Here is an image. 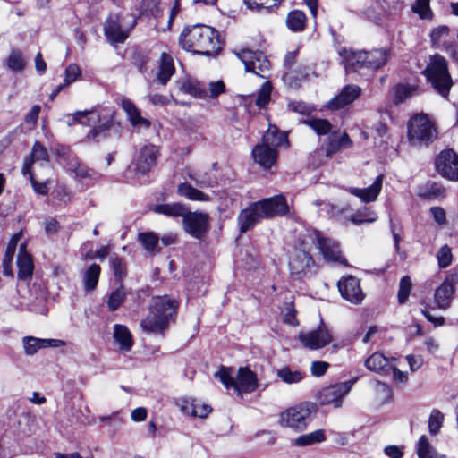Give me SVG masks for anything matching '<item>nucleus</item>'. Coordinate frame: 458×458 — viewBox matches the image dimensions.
<instances>
[{"label": "nucleus", "mask_w": 458, "mask_h": 458, "mask_svg": "<svg viewBox=\"0 0 458 458\" xmlns=\"http://www.w3.org/2000/svg\"><path fill=\"white\" fill-rule=\"evenodd\" d=\"M177 306V301L167 295L153 297L149 313L141 320L140 327L145 332L163 335Z\"/></svg>", "instance_id": "obj_2"}, {"label": "nucleus", "mask_w": 458, "mask_h": 458, "mask_svg": "<svg viewBox=\"0 0 458 458\" xmlns=\"http://www.w3.org/2000/svg\"><path fill=\"white\" fill-rule=\"evenodd\" d=\"M245 4L249 9L259 10V9H270L276 6L280 0H244Z\"/></svg>", "instance_id": "obj_57"}, {"label": "nucleus", "mask_w": 458, "mask_h": 458, "mask_svg": "<svg viewBox=\"0 0 458 458\" xmlns=\"http://www.w3.org/2000/svg\"><path fill=\"white\" fill-rule=\"evenodd\" d=\"M22 344L26 355H34L39 349L47 347H62L65 343L60 339H42L33 336H25L22 338Z\"/></svg>", "instance_id": "obj_25"}, {"label": "nucleus", "mask_w": 458, "mask_h": 458, "mask_svg": "<svg viewBox=\"0 0 458 458\" xmlns=\"http://www.w3.org/2000/svg\"><path fill=\"white\" fill-rule=\"evenodd\" d=\"M121 106L133 127L138 129H148L150 127V121L141 116L140 110L131 100L123 99Z\"/></svg>", "instance_id": "obj_28"}, {"label": "nucleus", "mask_w": 458, "mask_h": 458, "mask_svg": "<svg viewBox=\"0 0 458 458\" xmlns=\"http://www.w3.org/2000/svg\"><path fill=\"white\" fill-rule=\"evenodd\" d=\"M305 124L310 126L318 135H326L331 130V124L327 120L310 118L303 121Z\"/></svg>", "instance_id": "obj_46"}, {"label": "nucleus", "mask_w": 458, "mask_h": 458, "mask_svg": "<svg viewBox=\"0 0 458 458\" xmlns=\"http://www.w3.org/2000/svg\"><path fill=\"white\" fill-rule=\"evenodd\" d=\"M114 111L110 108H103L98 111V119L96 123L86 135L85 139L88 141L99 140V136L108 131L114 124Z\"/></svg>", "instance_id": "obj_20"}, {"label": "nucleus", "mask_w": 458, "mask_h": 458, "mask_svg": "<svg viewBox=\"0 0 458 458\" xmlns=\"http://www.w3.org/2000/svg\"><path fill=\"white\" fill-rule=\"evenodd\" d=\"M227 389H233L239 395L242 393L254 392L258 387V378L249 368L242 367L238 369L236 377L233 368L221 367L215 374Z\"/></svg>", "instance_id": "obj_5"}, {"label": "nucleus", "mask_w": 458, "mask_h": 458, "mask_svg": "<svg viewBox=\"0 0 458 458\" xmlns=\"http://www.w3.org/2000/svg\"><path fill=\"white\" fill-rule=\"evenodd\" d=\"M289 108L292 111L301 114H310L313 110L312 106H310V105H308L302 101L291 102L289 104Z\"/></svg>", "instance_id": "obj_63"}, {"label": "nucleus", "mask_w": 458, "mask_h": 458, "mask_svg": "<svg viewBox=\"0 0 458 458\" xmlns=\"http://www.w3.org/2000/svg\"><path fill=\"white\" fill-rule=\"evenodd\" d=\"M67 168L75 174L80 180L94 179L97 174L89 170L86 165L81 164L76 157H72L67 165Z\"/></svg>", "instance_id": "obj_43"}, {"label": "nucleus", "mask_w": 458, "mask_h": 458, "mask_svg": "<svg viewBox=\"0 0 458 458\" xmlns=\"http://www.w3.org/2000/svg\"><path fill=\"white\" fill-rule=\"evenodd\" d=\"M284 144H288L287 135L280 132L276 126L270 125L263 135L262 143L252 150L255 162L265 169L270 168L277 159L276 148Z\"/></svg>", "instance_id": "obj_3"}, {"label": "nucleus", "mask_w": 458, "mask_h": 458, "mask_svg": "<svg viewBox=\"0 0 458 458\" xmlns=\"http://www.w3.org/2000/svg\"><path fill=\"white\" fill-rule=\"evenodd\" d=\"M364 365L367 369L382 375H388L392 368L390 360L379 352H376L369 356L365 360Z\"/></svg>", "instance_id": "obj_27"}, {"label": "nucleus", "mask_w": 458, "mask_h": 458, "mask_svg": "<svg viewBox=\"0 0 458 458\" xmlns=\"http://www.w3.org/2000/svg\"><path fill=\"white\" fill-rule=\"evenodd\" d=\"M375 392L378 400L383 403L388 402L392 398V389L391 387L383 382L376 381L375 382Z\"/></svg>", "instance_id": "obj_56"}, {"label": "nucleus", "mask_w": 458, "mask_h": 458, "mask_svg": "<svg viewBox=\"0 0 458 458\" xmlns=\"http://www.w3.org/2000/svg\"><path fill=\"white\" fill-rule=\"evenodd\" d=\"M225 90V85L222 81H211L208 84V97L211 98H217Z\"/></svg>", "instance_id": "obj_62"}, {"label": "nucleus", "mask_w": 458, "mask_h": 458, "mask_svg": "<svg viewBox=\"0 0 458 458\" xmlns=\"http://www.w3.org/2000/svg\"><path fill=\"white\" fill-rule=\"evenodd\" d=\"M264 219L256 202L251 203L246 208L242 209L237 216V225L240 233H246L254 228L256 225Z\"/></svg>", "instance_id": "obj_21"}, {"label": "nucleus", "mask_w": 458, "mask_h": 458, "mask_svg": "<svg viewBox=\"0 0 458 458\" xmlns=\"http://www.w3.org/2000/svg\"><path fill=\"white\" fill-rule=\"evenodd\" d=\"M413 89L407 85H398L394 90V103L400 104L412 95Z\"/></svg>", "instance_id": "obj_60"}, {"label": "nucleus", "mask_w": 458, "mask_h": 458, "mask_svg": "<svg viewBox=\"0 0 458 458\" xmlns=\"http://www.w3.org/2000/svg\"><path fill=\"white\" fill-rule=\"evenodd\" d=\"M152 210L157 214H162L166 216L182 218L186 212V208L180 203L158 204L155 205Z\"/></svg>", "instance_id": "obj_35"}, {"label": "nucleus", "mask_w": 458, "mask_h": 458, "mask_svg": "<svg viewBox=\"0 0 458 458\" xmlns=\"http://www.w3.org/2000/svg\"><path fill=\"white\" fill-rule=\"evenodd\" d=\"M437 259L441 268L450 266L453 259L451 248L446 244L442 246L437 252Z\"/></svg>", "instance_id": "obj_54"}, {"label": "nucleus", "mask_w": 458, "mask_h": 458, "mask_svg": "<svg viewBox=\"0 0 458 458\" xmlns=\"http://www.w3.org/2000/svg\"><path fill=\"white\" fill-rule=\"evenodd\" d=\"M209 216L204 212L186 210L182 216V228L191 237L202 240L209 231Z\"/></svg>", "instance_id": "obj_10"}, {"label": "nucleus", "mask_w": 458, "mask_h": 458, "mask_svg": "<svg viewBox=\"0 0 458 458\" xmlns=\"http://www.w3.org/2000/svg\"><path fill=\"white\" fill-rule=\"evenodd\" d=\"M437 138L434 123L427 114H415L408 123V140L412 146H428Z\"/></svg>", "instance_id": "obj_6"}, {"label": "nucleus", "mask_w": 458, "mask_h": 458, "mask_svg": "<svg viewBox=\"0 0 458 458\" xmlns=\"http://www.w3.org/2000/svg\"><path fill=\"white\" fill-rule=\"evenodd\" d=\"M360 93L361 89L359 86L346 85L338 95L328 102L327 107L332 110L343 108L355 101L360 96Z\"/></svg>", "instance_id": "obj_23"}, {"label": "nucleus", "mask_w": 458, "mask_h": 458, "mask_svg": "<svg viewBox=\"0 0 458 458\" xmlns=\"http://www.w3.org/2000/svg\"><path fill=\"white\" fill-rule=\"evenodd\" d=\"M301 248L295 250L289 260V268L293 275L302 277L316 272V265L310 255V245L312 243L307 239V233L300 239Z\"/></svg>", "instance_id": "obj_8"}, {"label": "nucleus", "mask_w": 458, "mask_h": 458, "mask_svg": "<svg viewBox=\"0 0 458 458\" xmlns=\"http://www.w3.org/2000/svg\"><path fill=\"white\" fill-rule=\"evenodd\" d=\"M337 285L341 296L352 304H360L365 298L360 280L353 276L342 277Z\"/></svg>", "instance_id": "obj_15"}, {"label": "nucleus", "mask_w": 458, "mask_h": 458, "mask_svg": "<svg viewBox=\"0 0 458 458\" xmlns=\"http://www.w3.org/2000/svg\"><path fill=\"white\" fill-rule=\"evenodd\" d=\"M123 21L117 14H111L106 21L104 33L106 39L112 44L123 43L129 37L132 28L136 25V20L133 18L129 28H123Z\"/></svg>", "instance_id": "obj_12"}, {"label": "nucleus", "mask_w": 458, "mask_h": 458, "mask_svg": "<svg viewBox=\"0 0 458 458\" xmlns=\"http://www.w3.org/2000/svg\"><path fill=\"white\" fill-rule=\"evenodd\" d=\"M177 191L181 196L190 200L205 202L210 199L208 195L186 182L179 184Z\"/></svg>", "instance_id": "obj_40"}, {"label": "nucleus", "mask_w": 458, "mask_h": 458, "mask_svg": "<svg viewBox=\"0 0 458 458\" xmlns=\"http://www.w3.org/2000/svg\"><path fill=\"white\" fill-rule=\"evenodd\" d=\"M109 262L114 277L122 281L127 275V267L124 260L115 256L111 257Z\"/></svg>", "instance_id": "obj_48"}, {"label": "nucleus", "mask_w": 458, "mask_h": 458, "mask_svg": "<svg viewBox=\"0 0 458 458\" xmlns=\"http://www.w3.org/2000/svg\"><path fill=\"white\" fill-rule=\"evenodd\" d=\"M423 74L433 89L444 98H447L453 86L446 59L440 55L429 56Z\"/></svg>", "instance_id": "obj_4"}, {"label": "nucleus", "mask_w": 458, "mask_h": 458, "mask_svg": "<svg viewBox=\"0 0 458 458\" xmlns=\"http://www.w3.org/2000/svg\"><path fill=\"white\" fill-rule=\"evenodd\" d=\"M114 338L123 351H130L132 347V335L129 329L123 326L116 324L114 327Z\"/></svg>", "instance_id": "obj_33"}, {"label": "nucleus", "mask_w": 458, "mask_h": 458, "mask_svg": "<svg viewBox=\"0 0 458 458\" xmlns=\"http://www.w3.org/2000/svg\"><path fill=\"white\" fill-rule=\"evenodd\" d=\"M271 90L272 86L269 81H266L262 84L255 100V103L259 107H264L270 101Z\"/></svg>", "instance_id": "obj_50"}, {"label": "nucleus", "mask_w": 458, "mask_h": 458, "mask_svg": "<svg viewBox=\"0 0 458 458\" xmlns=\"http://www.w3.org/2000/svg\"><path fill=\"white\" fill-rule=\"evenodd\" d=\"M417 454L419 458H445V454L437 452L425 435L417 442Z\"/></svg>", "instance_id": "obj_37"}, {"label": "nucleus", "mask_w": 458, "mask_h": 458, "mask_svg": "<svg viewBox=\"0 0 458 458\" xmlns=\"http://www.w3.org/2000/svg\"><path fill=\"white\" fill-rule=\"evenodd\" d=\"M81 74V70L75 64H71L65 69L64 85L68 86L71 83L74 82Z\"/></svg>", "instance_id": "obj_59"}, {"label": "nucleus", "mask_w": 458, "mask_h": 458, "mask_svg": "<svg viewBox=\"0 0 458 458\" xmlns=\"http://www.w3.org/2000/svg\"><path fill=\"white\" fill-rule=\"evenodd\" d=\"M125 296V289L123 286L114 291L107 301L108 309L112 311L117 310L123 303Z\"/></svg>", "instance_id": "obj_49"}, {"label": "nucleus", "mask_w": 458, "mask_h": 458, "mask_svg": "<svg viewBox=\"0 0 458 458\" xmlns=\"http://www.w3.org/2000/svg\"><path fill=\"white\" fill-rule=\"evenodd\" d=\"M346 72H355L365 67V51L354 52L352 50L342 49L339 52Z\"/></svg>", "instance_id": "obj_29"}, {"label": "nucleus", "mask_w": 458, "mask_h": 458, "mask_svg": "<svg viewBox=\"0 0 458 458\" xmlns=\"http://www.w3.org/2000/svg\"><path fill=\"white\" fill-rule=\"evenodd\" d=\"M299 338L301 343L310 350L321 349L332 342L331 333L325 326L300 334Z\"/></svg>", "instance_id": "obj_18"}, {"label": "nucleus", "mask_w": 458, "mask_h": 458, "mask_svg": "<svg viewBox=\"0 0 458 458\" xmlns=\"http://www.w3.org/2000/svg\"><path fill=\"white\" fill-rule=\"evenodd\" d=\"M22 236V233H15L8 242V245L5 250L4 258L3 260V273L6 276H13V270L11 267V264L16 250V247L18 242H20Z\"/></svg>", "instance_id": "obj_32"}, {"label": "nucleus", "mask_w": 458, "mask_h": 458, "mask_svg": "<svg viewBox=\"0 0 458 458\" xmlns=\"http://www.w3.org/2000/svg\"><path fill=\"white\" fill-rule=\"evenodd\" d=\"M236 55L243 63L246 72H253L262 78L268 76L270 63L263 53L243 49L236 53Z\"/></svg>", "instance_id": "obj_11"}, {"label": "nucleus", "mask_w": 458, "mask_h": 458, "mask_svg": "<svg viewBox=\"0 0 458 458\" xmlns=\"http://www.w3.org/2000/svg\"><path fill=\"white\" fill-rule=\"evenodd\" d=\"M449 30V28L445 25L435 28L430 34L432 42L434 44L439 43L442 38L448 35Z\"/></svg>", "instance_id": "obj_64"}, {"label": "nucleus", "mask_w": 458, "mask_h": 458, "mask_svg": "<svg viewBox=\"0 0 458 458\" xmlns=\"http://www.w3.org/2000/svg\"><path fill=\"white\" fill-rule=\"evenodd\" d=\"M377 219V215L368 208H366L364 210V213L359 212V213L354 214L351 217V221L354 224H360L363 222L372 223V222H375Z\"/></svg>", "instance_id": "obj_61"}, {"label": "nucleus", "mask_w": 458, "mask_h": 458, "mask_svg": "<svg viewBox=\"0 0 458 458\" xmlns=\"http://www.w3.org/2000/svg\"><path fill=\"white\" fill-rule=\"evenodd\" d=\"M430 0H416L412 5V12L417 13L420 19L431 20L433 13L429 6Z\"/></svg>", "instance_id": "obj_47"}, {"label": "nucleus", "mask_w": 458, "mask_h": 458, "mask_svg": "<svg viewBox=\"0 0 458 458\" xmlns=\"http://www.w3.org/2000/svg\"><path fill=\"white\" fill-rule=\"evenodd\" d=\"M138 240L147 252L150 254H156L160 252L161 249L158 247L159 238L155 233H140L138 234Z\"/></svg>", "instance_id": "obj_38"}, {"label": "nucleus", "mask_w": 458, "mask_h": 458, "mask_svg": "<svg viewBox=\"0 0 458 458\" xmlns=\"http://www.w3.org/2000/svg\"><path fill=\"white\" fill-rule=\"evenodd\" d=\"M383 181L384 175L379 174L377 176L373 183L369 187L363 189L350 187L347 191L352 195L359 198L362 202L370 203L375 201L379 195L382 189Z\"/></svg>", "instance_id": "obj_24"}, {"label": "nucleus", "mask_w": 458, "mask_h": 458, "mask_svg": "<svg viewBox=\"0 0 458 458\" xmlns=\"http://www.w3.org/2000/svg\"><path fill=\"white\" fill-rule=\"evenodd\" d=\"M457 284L458 274H449L445 276L434 293V303L437 309L447 310L451 307Z\"/></svg>", "instance_id": "obj_13"}, {"label": "nucleus", "mask_w": 458, "mask_h": 458, "mask_svg": "<svg viewBox=\"0 0 458 458\" xmlns=\"http://www.w3.org/2000/svg\"><path fill=\"white\" fill-rule=\"evenodd\" d=\"M159 150L155 145L143 146L134 161V170L137 174H148L157 164Z\"/></svg>", "instance_id": "obj_16"}, {"label": "nucleus", "mask_w": 458, "mask_h": 458, "mask_svg": "<svg viewBox=\"0 0 458 458\" xmlns=\"http://www.w3.org/2000/svg\"><path fill=\"white\" fill-rule=\"evenodd\" d=\"M35 161H48V152L39 142H35L31 155L24 160L22 166V174L24 175L30 174L31 166Z\"/></svg>", "instance_id": "obj_31"}, {"label": "nucleus", "mask_w": 458, "mask_h": 458, "mask_svg": "<svg viewBox=\"0 0 458 458\" xmlns=\"http://www.w3.org/2000/svg\"><path fill=\"white\" fill-rule=\"evenodd\" d=\"M190 179L194 181L199 187H214L216 183V179L207 174H200L198 173L191 174Z\"/></svg>", "instance_id": "obj_58"}, {"label": "nucleus", "mask_w": 458, "mask_h": 458, "mask_svg": "<svg viewBox=\"0 0 458 458\" xmlns=\"http://www.w3.org/2000/svg\"><path fill=\"white\" fill-rule=\"evenodd\" d=\"M176 404L182 413L201 419L207 418L212 411L209 405L191 397L179 398Z\"/></svg>", "instance_id": "obj_22"}, {"label": "nucleus", "mask_w": 458, "mask_h": 458, "mask_svg": "<svg viewBox=\"0 0 458 458\" xmlns=\"http://www.w3.org/2000/svg\"><path fill=\"white\" fill-rule=\"evenodd\" d=\"M18 277L21 280H27L31 277L34 270V265L31 255L27 251V244L23 242L20 245L17 257Z\"/></svg>", "instance_id": "obj_26"}, {"label": "nucleus", "mask_w": 458, "mask_h": 458, "mask_svg": "<svg viewBox=\"0 0 458 458\" xmlns=\"http://www.w3.org/2000/svg\"><path fill=\"white\" fill-rule=\"evenodd\" d=\"M352 384L344 382L323 388L318 394L322 405L334 404L335 408L342 406L343 397L351 390Z\"/></svg>", "instance_id": "obj_17"}, {"label": "nucleus", "mask_w": 458, "mask_h": 458, "mask_svg": "<svg viewBox=\"0 0 458 458\" xmlns=\"http://www.w3.org/2000/svg\"><path fill=\"white\" fill-rule=\"evenodd\" d=\"M365 67L370 69H378L385 65L388 59V54L385 49H374L366 52Z\"/></svg>", "instance_id": "obj_34"}, {"label": "nucleus", "mask_w": 458, "mask_h": 458, "mask_svg": "<svg viewBox=\"0 0 458 458\" xmlns=\"http://www.w3.org/2000/svg\"><path fill=\"white\" fill-rule=\"evenodd\" d=\"M316 404L303 403L288 408L280 415V424L295 430H303L312 420V414L316 413Z\"/></svg>", "instance_id": "obj_7"}, {"label": "nucleus", "mask_w": 458, "mask_h": 458, "mask_svg": "<svg viewBox=\"0 0 458 458\" xmlns=\"http://www.w3.org/2000/svg\"><path fill=\"white\" fill-rule=\"evenodd\" d=\"M278 377L286 384H295L301 382L304 374L299 370H292L288 367H284L277 370Z\"/></svg>", "instance_id": "obj_45"}, {"label": "nucleus", "mask_w": 458, "mask_h": 458, "mask_svg": "<svg viewBox=\"0 0 458 458\" xmlns=\"http://www.w3.org/2000/svg\"><path fill=\"white\" fill-rule=\"evenodd\" d=\"M174 71L175 68L173 57L169 54L163 52L160 56L158 72L157 73V81L162 85H165L174 73Z\"/></svg>", "instance_id": "obj_30"}, {"label": "nucleus", "mask_w": 458, "mask_h": 458, "mask_svg": "<svg viewBox=\"0 0 458 458\" xmlns=\"http://www.w3.org/2000/svg\"><path fill=\"white\" fill-rule=\"evenodd\" d=\"M296 310L293 306V302L289 301L284 304L283 309V319L284 322L290 326H297L298 320L296 318Z\"/></svg>", "instance_id": "obj_55"}, {"label": "nucleus", "mask_w": 458, "mask_h": 458, "mask_svg": "<svg viewBox=\"0 0 458 458\" xmlns=\"http://www.w3.org/2000/svg\"><path fill=\"white\" fill-rule=\"evenodd\" d=\"M411 287L412 284L409 276H403L401 278L398 291V301L400 304L406 302L409 298Z\"/></svg>", "instance_id": "obj_52"}, {"label": "nucleus", "mask_w": 458, "mask_h": 458, "mask_svg": "<svg viewBox=\"0 0 458 458\" xmlns=\"http://www.w3.org/2000/svg\"><path fill=\"white\" fill-rule=\"evenodd\" d=\"M435 165L443 177L458 180V155L452 149L441 151L436 157Z\"/></svg>", "instance_id": "obj_14"}, {"label": "nucleus", "mask_w": 458, "mask_h": 458, "mask_svg": "<svg viewBox=\"0 0 458 458\" xmlns=\"http://www.w3.org/2000/svg\"><path fill=\"white\" fill-rule=\"evenodd\" d=\"M260 214L264 219L277 216H284L288 213L289 208L285 198L283 195H277L272 198L264 199L257 201Z\"/></svg>", "instance_id": "obj_19"}, {"label": "nucleus", "mask_w": 458, "mask_h": 458, "mask_svg": "<svg viewBox=\"0 0 458 458\" xmlns=\"http://www.w3.org/2000/svg\"><path fill=\"white\" fill-rule=\"evenodd\" d=\"M306 15L299 10L292 11L286 18V24L292 31H302L306 27Z\"/></svg>", "instance_id": "obj_41"}, {"label": "nucleus", "mask_w": 458, "mask_h": 458, "mask_svg": "<svg viewBox=\"0 0 458 458\" xmlns=\"http://www.w3.org/2000/svg\"><path fill=\"white\" fill-rule=\"evenodd\" d=\"M444 415L437 410H433L428 419V431L436 435L442 427Z\"/></svg>", "instance_id": "obj_53"}, {"label": "nucleus", "mask_w": 458, "mask_h": 458, "mask_svg": "<svg viewBox=\"0 0 458 458\" xmlns=\"http://www.w3.org/2000/svg\"><path fill=\"white\" fill-rule=\"evenodd\" d=\"M307 239L318 247L325 260L347 266L346 259L341 254L339 244L335 240L325 237L317 230L308 232Z\"/></svg>", "instance_id": "obj_9"}, {"label": "nucleus", "mask_w": 458, "mask_h": 458, "mask_svg": "<svg viewBox=\"0 0 458 458\" xmlns=\"http://www.w3.org/2000/svg\"><path fill=\"white\" fill-rule=\"evenodd\" d=\"M180 89L184 93L190 94L195 98H208V91L204 85L193 80H186L182 82Z\"/></svg>", "instance_id": "obj_39"}, {"label": "nucleus", "mask_w": 458, "mask_h": 458, "mask_svg": "<svg viewBox=\"0 0 458 458\" xmlns=\"http://www.w3.org/2000/svg\"><path fill=\"white\" fill-rule=\"evenodd\" d=\"M100 272L101 267L98 264H91L88 269L85 270L83 274V284L87 291H91L96 288Z\"/></svg>", "instance_id": "obj_42"}, {"label": "nucleus", "mask_w": 458, "mask_h": 458, "mask_svg": "<svg viewBox=\"0 0 458 458\" xmlns=\"http://www.w3.org/2000/svg\"><path fill=\"white\" fill-rule=\"evenodd\" d=\"M326 439L324 431L318 429L309 434L301 435L295 440V444L300 446L311 445L323 442Z\"/></svg>", "instance_id": "obj_44"}, {"label": "nucleus", "mask_w": 458, "mask_h": 458, "mask_svg": "<svg viewBox=\"0 0 458 458\" xmlns=\"http://www.w3.org/2000/svg\"><path fill=\"white\" fill-rule=\"evenodd\" d=\"M179 43L183 49L201 55H213L222 47L217 31L206 25L184 30Z\"/></svg>", "instance_id": "obj_1"}, {"label": "nucleus", "mask_w": 458, "mask_h": 458, "mask_svg": "<svg viewBox=\"0 0 458 458\" xmlns=\"http://www.w3.org/2000/svg\"><path fill=\"white\" fill-rule=\"evenodd\" d=\"M72 117V122H69V125L80 123L85 126H91L96 123V120L98 117V111L92 110H85V111H77L70 115Z\"/></svg>", "instance_id": "obj_36"}, {"label": "nucleus", "mask_w": 458, "mask_h": 458, "mask_svg": "<svg viewBox=\"0 0 458 458\" xmlns=\"http://www.w3.org/2000/svg\"><path fill=\"white\" fill-rule=\"evenodd\" d=\"M7 66L14 72L21 71L25 66V61L20 51L13 50L7 59Z\"/></svg>", "instance_id": "obj_51"}]
</instances>
